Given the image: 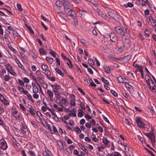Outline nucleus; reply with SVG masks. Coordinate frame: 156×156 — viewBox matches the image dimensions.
Here are the masks:
<instances>
[{"instance_id":"1","label":"nucleus","mask_w":156,"mask_h":156,"mask_svg":"<svg viewBox=\"0 0 156 156\" xmlns=\"http://www.w3.org/2000/svg\"><path fill=\"white\" fill-rule=\"evenodd\" d=\"M108 15L111 17L112 18L114 19H115L116 21H119V19L117 15L116 12L114 11L111 10L109 11H108Z\"/></svg>"},{"instance_id":"2","label":"nucleus","mask_w":156,"mask_h":156,"mask_svg":"<svg viewBox=\"0 0 156 156\" xmlns=\"http://www.w3.org/2000/svg\"><path fill=\"white\" fill-rule=\"evenodd\" d=\"M115 32L119 34L122 36H125L126 35V32L121 27H115Z\"/></svg>"},{"instance_id":"3","label":"nucleus","mask_w":156,"mask_h":156,"mask_svg":"<svg viewBox=\"0 0 156 156\" xmlns=\"http://www.w3.org/2000/svg\"><path fill=\"white\" fill-rule=\"evenodd\" d=\"M136 122L138 126L140 128H144V125L142 121L141 118L137 116L136 117Z\"/></svg>"},{"instance_id":"4","label":"nucleus","mask_w":156,"mask_h":156,"mask_svg":"<svg viewBox=\"0 0 156 156\" xmlns=\"http://www.w3.org/2000/svg\"><path fill=\"white\" fill-rule=\"evenodd\" d=\"M0 147L2 149L5 150L8 147V146L4 140H1L0 141Z\"/></svg>"},{"instance_id":"5","label":"nucleus","mask_w":156,"mask_h":156,"mask_svg":"<svg viewBox=\"0 0 156 156\" xmlns=\"http://www.w3.org/2000/svg\"><path fill=\"white\" fill-rule=\"evenodd\" d=\"M124 47L126 48H129L130 47V41L126 38H125L124 41H123Z\"/></svg>"},{"instance_id":"6","label":"nucleus","mask_w":156,"mask_h":156,"mask_svg":"<svg viewBox=\"0 0 156 156\" xmlns=\"http://www.w3.org/2000/svg\"><path fill=\"white\" fill-rule=\"evenodd\" d=\"M51 87L52 88L53 91L55 93H58V90H59L61 88V86L57 84H51Z\"/></svg>"},{"instance_id":"7","label":"nucleus","mask_w":156,"mask_h":156,"mask_svg":"<svg viewBox=\"0 0 156 156\" xmlns=\"http://www.w3.org/2000/svg\"><path fill=\"white\" fill-rule=\"evenodd\" d=\"M65 12L67 13V14L69 16L72 17L73 18L76 16L75 12L72 9H68V10H66Z\"/></svg>"},{"instance_id":"8","label":"nucleus","mask_w":156,"mask_h":156,"mask_svg":"<svg viewBox=\"0 0 156 156\" xmlns=\"http://www.w3.org/2000/svg\"><path fill=\"white\" fill-rule=\"evenodd\" d=\"M140 4L143 6H146L147 5L150 7L149 2L148 0H137Z\"/></svg>"},{"instance_id":"9","label":"nucleus","mask_w":156,"mask_h":156,"mask_svg":"<svg viewBox=\"0 0 156 156\" xmlns=\"http://www.w3.org/2000/svg\"><path fill=\"white\" fill-rule=\"evenodd\" d=\"M69 3L67 1H65L64 0H63V5L64 7V9L65 11L66 10H68L69 9H70L69 8Z\"/></svg>"},{"instance_id":"10","label":"nucleus","mask_w":156,"mask_h":156,"mask_svg":"<svg viewBox=\"0 0 156 156\" xmlns=\"http://www.w3.org/2000/svg\"><path fill=\"white\" fill-rule=\"evenodd\" d=\"M109 37L110 40L112 42H115L117 39V37L115 35L112 33L110 34Z\"/></svg>"},{"instance_id":"11","label":"nucleus","mask_w":156,"mask_h":156,"mask_svg":"<svg viewBox=\"0 0 156 156\" xmlns=\"http://www.w3.org/2000/svg\"><path fill=\"white\" fill-rule=\"evenodd\" d=\"M149 20L153 27L156 26V20L153 19L152 16H149Z\"/></svg>"},{"instance_id":"12","label":"nucleus","mask_w":156,"mask_h":156,"mask_svg":"<svg viewBox=\"0 0 156 156\" xmlns=\"http://www.w3.org/2000/svg\"><path fill=\"white\" fill-rule=\"evenodd\" d=\"M108 148H109L111 151L112 150V151H114V149L115 148L114 146L113 143H112L110 141H109L108 140Z\"/></svg>"},{"instance_id":"13","label":"nucleus","mask_w":156,"mask_h":156,"mask_svg":"<svg viewBox=\"0 0 156 156\" xmlns=\"http://www.w3.org/2000/svg\"><path fill=\"white\" fill-rule=\"evenodd\" d=\"M0 100L5 105H9V103L7 102V101L5 98H4L3 96H2L0 97Z\"/></svg>"},{"instance_id":"14","label":"nucleus","mask_w":156,"mask_h":156,"mask_svg":"<svg viewBox=\"0 0 156 156\" xmlns=\"http://www.w3.org/2000/svg\"><path fill=\"white\" fill-rule=\"evenodd\" d=\"M44 156H52V154L48 149H45V151L43 153Z\"/></svg>"},{"instance_id":"15","label":"nucleus","mask_w":156,"mask_h":156,"mask_svg":"<svg viewBox=\"0 0 156 156\" xmlns=\"http://www.w3.org/2000/svg\"><path fill=\"white\" fill-rule=\"evenodd\" d=\"M5 66L6 68V69L8 71H9V70L11 71V69H12V66L9 63H5Z\"/></svg>"},{"instance_id":"16","label":"nucleus","mask_w":156,"mask_h":156,"mask_svg":"<svg viewBox=\"0 0 156 156\" xmlns=\"http://www.w3.org/2000/svg\"><path fill=\"white\" fill-rule=\"evenodd\" d=\"M47 93L48 94L49 96V97L50 100L51 101H52V98L53 96V92L51 90H48L47 91Z\"/></svg>"},{"instance_id":"17","label":"nucleus","mask_w":156,"mask_h":156,"mask_svg":"<svg viewBox=\"0 0 156 156\" xmlns=\"http://www.w3.org/2000/svg\"><path fill=\"white\" fill-rule=\"evenodd\" d=\"M16 119L20 120L22 118V116L21 113H18L13 116Z\"/></svg>"},{"instance_id":"18","label":"nucleus","mask_w":156,"mask_h":156,"mask_svg":"<svg viewBox=\"0 0 156 156\" xmlns=\"http://www.w3.org/2000/svg\"><path fill=\"white\" fill-rule=\"evenodd\" d=\"M84 113L80 109L78 110V116L80 117H81L84 115Z\"/></svg>"},{"instance_id":"19","label":"nucleus","mask_w":156,"mask_h":156,"mask_svg":"<svg viewBox=\"0 0 156 156\" xmlns=\"http://www.w3.org/2000/svg\"><path fill=\"white\" fill-rule=\"evenodd\" d=\"M133 4L131 2H128L127 4H124L123 5V6H124L125 8L127 7H132L133 6Z\"/></svg>"},{"instance_id":"20","label":"nucleus","mask_w":156,"mask_h":156,"mask_svg":"<svg viewBox=\"0 0 156 156\" xmlns=\"http://www.w3.org/2000/svg\"><path fill=\"white\" fill-rule=\"evenodd\" d=\"M57 144L59 146L60 150L63 149V146L62 142L61 141H59L57 142Z\"/></svg>"},{"instance_id":"21","label":"nucleus","mask_w":156,"mask_h":156,"mask_svg":"<svg viewBox=\"0 0 156 156\" xmlns=\"http://www.w3.org/2000/svg\"><path fill=\"white\" fill-rule=\"evenodd\" d=\"M55 71L57 72V73L61 75L62 76H63L64 75V74L62 73L61 70H60L58 68H56L55 69Z\"/></svg>"},{"instance_id":"22","label":"nucleus","mask_w":156,"mask_h":156,"mask_svg":"<svg viewBox=\"0 0 156 156\" xmlns=\"http://www.w3.org/2000/svg\"><path fill=\"white\" fill-rule=\"evenodd\" d=\"M108 58H110L112 59H113L114 61H116V60H121L122 59V58H117L113 57L111 55L108 56Z\"/></svg>"},{"instance_id":"23","label":"nucleus","mask_w":156,"mask_h":156,"mask_svg":"<svg viewBox=\"0 0 156 156\" xmlns=\"http://www.w3.org/2000/svg\"><path fill=\"white\" fill-rule=\"evenodd\" d=\"M117 79L119 82L120 83H122L124 82V78L122 76H119L117 78Z\"/></svg>"},{"instance_id":"24","label":"nucleus","mask_w":156,"mask_h":156,"mask_svg":"<svg viewBox=\"0 0 156 156\" xmlns=\"http://www.w3.org/2000/svg\"><path fill=\"white\" fill-rule=\"evenodd\" d=\"M39 51L40 54H42L43 55H46L47 53L42 48H41L39 49Z\"/></svg>"},{"instance_id":"25","label":"nucleus","mask_w":156,"mask_h":156,"mask_svg":"<svg viewBox=\"0 0 156 156\" xmlns=\"http://www.w3.org/2000/svg\"><path fill=\"white\" fill-rule=\"evenodd\" d=\"M131 56L130 55H127L124 57L122 59L125 61L127 62L129 61L131 58Z\"/></svg>"},{"instance_id":"26","label":"nucleus","mask_w":156,"mask_h":156,"mask_svg":"<svg viewBox=\"0 0 156 156\" xmlns=\"http://www.w3.org/2000/svg\"><path fill=\"white\" fill-rule=\"evenodd\" d=\"M17 63L18 64L19 67L21 69L24 71V72H26V70L25 69L23 66L20 62L18 63V62H17Z\"/></svg>"},{"instance_id":"27","label":"nucleus","mask_w":156,"mask_h":156,"mask_svg":"<svg viewBox=\"0 0 156 156\" xmlns=\"http://www.w3.org/2000/svg\"><path fill=\"white\" fill-rule=\"evenodd\" d=\"M53 107L56 109H57L58 111L59 112H62V108L60 107H58V105L55 104H54L53 105Z\"/></svg>"},{"instance_id":"28","label":"nucleus","mask_w":156,"mask_h":156,"mask_svg":"<svg viewBox=\"0 0 156 156\" xmlns=\"http://www.w3.org/2000/svg\"><path fill=\"white\" fill-rule=\"evenodd\" d=\"M58 13L60 16L64 20H67L66 18V16L64 13H62V12H58Z\"/></svg>"},{"instance_id":"29","label":"nucleus","mask_w":156,"mask_h":156,"mask_svg":"<svg viewBox=\"0 0 156 156\" xmlns=\"http://www.w3.org/2000/svg\"><path fill=\"white\" fill-rule=\"evenodd\" d=\"M56 5L57 6L60 7L62 5V3L60 1H57L56 2Z\"/></svg>"},{"instance_id":"30","label":"nucleus","mask_w":156,"mask_h":156,"mask_svg":"<svg viewBox=\"0 0 156 156\" xmlns=\"http://www.w3.org/2000/svg\"><path fill=\"white\" fill-rule=\"evenodd\" d=\"M10 32L8 30L5 32V34L4 35V37L5 39H8L9 37V35Z\"/></svg>"},{"instance_id":"31","label":"nucleus","mask_w":156,"mask_h":156,"mask_svg":"<svg viewBox=\"0 0 156 156\" xmlns=\"http://www.w3.org/2000/svg\"><path fill=\"white\" fill-rule=\"evenodd\" d=\"M10 78V76L8 75H6L4 76V80L5 81H8Z\"/></svg>"},{"instance_id":"32","label":"nucleus","mask_w":156,"mask_h":156,"mask_svg":"<svg viewBox=\"0 0 156 156\" xmlns=\"http://www.w3.org/2000/svg\"><path fill=\"white\" fill-rule=\"evenodd\" d=\"M48 68V66L44 64H42L41 65V68L44 70H46Z\"/></svg>"},{"instance_id":"33","label":"nucleus","mask_w":156,"mask_h":156,"mask_svg":"<svg viewBox=\"0 0 156 156\" xmlns=\"http://www.w3.org/2000/svg\"><path fill=\"white\" fill-rule=\"evenodd\" d=\"M9 73L11 75L14 76H16V74L15 72L12 69H11V71L9 70V71H8Z\"/></svg>"},{"instance_id":"34","label":"nucleus","mask_w":156,"mask_h":156,"mask_svg":"<svg viewBox=\"0 0 156 156\" xmlns=\"http://www.w3.org/2000/svg\"><path fill=\"white\" fill-rule=\"evenodd\" d=\"M149 138L152 142L155 143V137L154 133Z\"/></svg>"},{"instance_id":"35","label":"nucleus","mask_w":156,"mask_h":156,"mask_svg":"<svg viewBox=\"0 0 156 156\" xmlns=\"http://www.w3.org/2000/svg\"><path fill=\"white\" fill-rule=\"evenodd\" d=\"M25 26L27 27V29L30 30V32L31 34H34V32L32 30L31 28L28 26L26 24H25Z\"/></svg>"},{"instance_id":"36","label":"nucleus","mask_w":156,"mask_h":156,"mask_svg":"<svg viewBox=\"0 0 156 156\" xmlns=\"http://www.w3.org/2000/svg\"><path fill=\"white\" fill-rule=\"evenodd\" d=\"M152 87H151V90L152 92H156V86L155 84L152 85Z\"/></svg>"},{"instance_id":"37","label":"nucleus","mask_w":156,"mask_h":156,"mask_svg":"<svg viewBox=\"0 0 156 156\" xmlns=\"http://www.w3.org/2000/svg\"><path fill=\"white\" fill-rule=\"evenodd\" d=\"M27 97L29 100H30L32 102H34V101L32 98V96L30 94H28L27 95Z\"/></svg>"},{"instance_id":"38","label":"nucleus","mask_w":156,"mask_h":156,"mask_svg":"<svg viewBox=\"0 0 156 156\" xmlns=\"http://www.w3.org/2000/svg\"><path fill=\"white\" fill-rule=\"evenodd\" d=\"M145 36L147 37L149 36L150 32L147 29H146L144 31Z\"/></svg>"},{"instance_id":"39","label":"nucleus","mask_w":156,"mask_h":156,"mask_svg":"<svg viewBox=\"0 0 156 156\" xmlns=\"http://www.w3.org/2000/svg\"><path fill=\"white\" fill-rule=\"evenodd\" d=\"M38 89L37 86L33 87V91L34 93H37L38 92Z\"/></svg>"},{"instance_id":"40","label":"nucleus","mask_w":156,"mask_h":156,"mask_svg":"<svg viewBox=\"0 0 156 156\" xmlns=\"http://www.w3.org/2000/svg\"><path fill=\"white\" fill-rule=\"evenodd\" d=\"M146 82L147 83V85L148 87L150 89H151V85L150 84V79H148L147 80H146Z\"/></svg>"},{"instance_id":"41","label":"nucleus","mask_w":156,"mask_h":156,"mask_svg":"<svg viewBox=\"0 0 156 156\" xmlns=\"http://www.w3.org/2000/svg\"><path fill=\"white\" fill-rule=\"evenodd\" d=\"M112 156H121V155L120 153L116 152L112 153Z\"/></svg>"},{"instance_id":"42","label":"nucleus","mask_w":156,"mask_h":156,"mask_svg":"<svg viewBox=\"0 0 156 156\" xmlns=\"http://www.w3.org/2000/svg\"><path fill=\"white\" fill-rule=\"evenodd\" d=\"M153 133H154L153 131H152L148 133H145V134L149 138Z\"/></svg>"},{"instance_id":"43","label":"nucleus","mask_w":156,"mask_h":156,"mask_svg":"<svg viewBox=\"0 0 156 156\" xmlns=\"http://www.w3.org/2000/svg\"><path fill=\"white\" fill-rule=\"evenodd\" d=\"M47 61L49 62L50 63H52L53 62V59L52 58L47 57L46 58Z\"/></svg>"},{"instance_id":"44","label":"nucleus","mask_w":156,"mask_h":156,"mask_svg":"<svg viewBox=\"0 0 156 156\" xmlns=\"http://www.w3.org/2000/svg\"><path fill=\"white\" fill-rule=\"evenodd\" d=\"M68 62H67V64L69 66L70 68H72L73 67V65L72 64V62L69 59L68 60Z\"/></svg>"},{"instance_id":"45","label":"nucleus","mask_w":156,"mask_h":156,"mask_svg":"<svg viewBox=\"0 0 156 156\" xmlns=\"http://www.w3.org/2000/svg\"><path fill=\"white\" fill-rule=\"evenodd\" d=\"M100 48L101 50L103 51L105 53H107V47H105L103 46H101L100 47Z\"/></svg>"},{"instance_id":"46","label":"nucleus","mask_w":156,"mask_h":156,"mask_svg":"<svg viewBox=\"0 0 156 156\" xmlns=\"http://www.w3.org/2000/svg\"><path fill=\"white\" fill-rule=\"evenodd\" d=\"M110 92L115 96L117 97L118 96L117 93L114 90H111L110 91Z\"/></svg>"},{"instance_id":"47","label":"nucleus","mask_w":156,"mask_h":156,"mask_svg":"<svg viewBox=\"0 0 156 156\" xmlns=\"http://www.w3.org/2000/svg\"><path fill=\"white\" fill-rule=\"evenodd\" d=\"M88 62L89 64L91 66H92L94 64L93 60L91 59H89L88 61Z\"/></svg>"},{"instance_id":"48","label":"nucleus","mask_w":156,"mask_h":156,"mask_svg":"<svg viewBox=\"0 0 156 156\" xmlns=\"http://www.w3.org/2000/svg\"><path fill=\"white\" fill-rule=\"evenodd\" d=\"M18 111L16 110V109H14L12 111L11 113L12 115L13 116L14 115H16L17 113H18Z\"/></svg>"},{"instance_id":"49","label":"nucleus","mask_w":156,"mask_h":156,"mask_svg":"<svg viewBox=\"0 0 156 156\" xmlns=\"http://www.w3.org/2000/svg\"><path fill=\"white\" fill-rule=\"evenodd\" d=\"M12 34L14 37H18V36H20L19 34L17 33V32L15 30H13L12 32Z\"/></svg>"},{"instance_id":"50","label":"nucleus","mask_w":156,"mask_h":156,"mask_svg":"<svg viewBox=\"0 0 156 156\" xmlns=\"http://www.w3.org/2000/svg\"><path fill=\"white\" fill-rule=\"evenodd\" d=\"M29 111L31 115H35V113L34 112V111L35 112V111L34 109H30L29 110Z\"/></svg>"},{"instance_id":"51","label":"nucleus","mask_w":156,"mask_h":156,"mask_svg":"<svg viewBox=\"0 0 156 156\" xmlns=\"http://www.w3.org/2000/svg\"><path fill=\"white\" fill-rule=\"evenodd\" d=\"M81 148L86 153V154H88V150L86 149L84 146L81 147Z\"/></svg>"},{"instance_id":"52","label":"nucleus","mask_w":156,"mask_h":156,"mask_svg":"<svg viewBox=\"0 0 156 156\" xmlns=\"http://www.w3.org/2000/svg\"><path fill=\"white\" fill-rule=\"evenodd\" d=\"M144 148L152 156H155L154 154L151 151H150L148 149H147V148L144 147Z\"/></svg>"},{"instance_id":"53","label":"nucleus","mask_w":156,"mask_h":156,"mask_svg":"<svg viewBox=\"0 0 156 156\" xmlns=\"http://www.w3.org/2000/svg\"><path fill=\"white\" fill-rule=\"evenodd\" d=\"M49 53L54 57H56V53L54 51H49Z\"/></svg>"},{"instance_id":"54","label":"nucleus","mask_w":156,"mask_h":156,"mask_svg":"<svg viewBox=\"0 0 156 156\" xmlns=\"http://www.w3.org/2000/svg\"><path fill=\"white\" fill-rule=\"evenodd\" d=\"M47 78L49 79V80H51V81H55V78L53 76H47Z\"/></svg>"},{"instance_id":"55","label":"nucleus","mask_w":156,"mask_h":156,"mask_svg":"<svg viewBox=\"0 0 156 156\" xmlns=\"http://www.w3.org/2000/svg\"><path fill=\"white\" fill-rule=\"evenodd\" d=\"M21 132L23 134H25L26 132V129H25L24 127H22L21 128L20 130Z\"/></svg>"},{"instance_id":"56","label":"nucleus","mask_w":156,"mask_h":156,"mask_svg":"<svg viewBox=\"0 0 156 156\" xmlns=\"http://www.w3.org/2000/svg\"><path fill=\"white\" fill-rule=\"evenodd\" d=\"M75 129L76 131L78 133H80L81 132V130H80V129L78 126H76L75 127Z\"/></svg>"},{"instance_id":"57","label":"nucleus","mask_w":156,"mask_h":156,"mask_svg":"<svg viewBox=\"0 0 156 156\" xmlns=\"http://www.w3.org/2000/svg\"><path fill=\"white\" fill-rule=\"evenodd\" d=\"M123 95L124 97L128 99H129L130 98V96L126 93H124L123 94Z\"/></svg>"},{"instance_id":"58","label":"nucleus","mask_w":156,"mask_h":156,"mask_svg":"<svg viewBox=\"0 0 156 156\" xmlns=\"http://www.w3.org/2000/svg\"><path fill=\"white\" fill-rule=\"evenodd\" d=\"M101 80L105 84H106V83H107V80L105 79L103 77H101Z\"/></svg>"},{"instance_id":"59","label":"nucleus","mask_w":156,"mask_h":156,"mask_svg":"<svg viewBox=\"0 0 156 156\" xmlns=\"http://www.w3.org/2000/svg\"><path fill=\"white\" fill-rule=\"evenodd\" d=\"M17 8L20 11H22L23 10L21 8V5L19 4H17Z\"/></svg>"},{"instance_id":"60","label":"nucleus","mask_w":156,"mask_h":156,"mask_svg":"<svg viewBox=\"0 0 156 156\" xmlns=\"http://www.w3.org/2000/svg\"><path fill=\"white\" fill-rule=\"evenodd\" d=\"M18 82L23 87L24 86V84L23 82L21 80H18Z\"/></svg>"},{"instance_id":"61","label":"nucleus","mask_w":156,"mask_h":156,"mask_svg":"<svg viewBox=\"0 0 156 156\" xmlns=\"http://www.w3.org/2000/svg\"><path fill=\"white\" fill-rule=\"evenodd\" d=\"M62 102V104H65L67 102V100L66 98H62L61 99Z\"/></svg>"},{"instance_id":"62","label":"nucleus","mask_w":156,"mask_h":156,"mask_svg":"<svg viewBox=\"0 0 156 156\" xmlns=\"http://www.w3.org/2000/svg\"><path fill=\"white\" fill-rule=\"evenodd\" d=\"M125 86L126 87L128 88L129 90L133 89L132 86L129 83L127 84L126 85V84Z\"/></svg>"},{"instance_id":"63","label":"nucleus","mask_w":156,"mask_h":156,"mask_svg":"<svg viewBox=\"0 0 156 156\" xmlns=\"http://www.w3.org/2000/svg\"><path fill=\"white\" fill-rule=\"evenodd\" d=\"M124 50V47L122 46L119 48L118 51L119 52H121L123 51Z\"/></svg>"},{"instance_id":"64","label":"nucleus","mask_w":156,"mask_h":156,"mask_svg":"<svg viewBox=\"0 0 156 156\" xmlns=\"http://www.w3.org/2000/svg\"><path fill=\"white\" fill-rule=\"evenodd\" d=\"M55 94L56 96L55 98H57L58 99H60V97H61V96L59 93H55Z\"/></svg>"}]
</instances>
